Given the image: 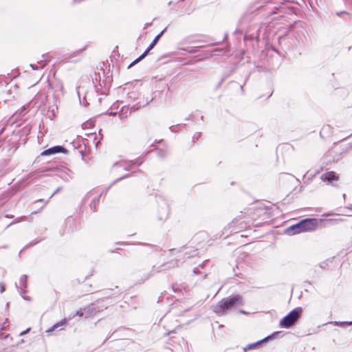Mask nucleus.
<instances>
[{"label": "nucleus", "mask_w": 352, "mask_h": 352, "mask_svg": "<svg viewBox=\"0 0 352 352\" xmlns=\"http://www.w3.org/2000/svg\"><path fill=\"white\" fill-rule=\"evenodd\" d=\"M255 10L258 12H263L265 17L272 16L273 19H281L286 15L295 14V8L293 6H288L282 3L280 0H257L256 2Z\"/></svg>", "instance_id": "1"}, {"label": "nucleus", "mask_w": 352, "mask_h": 352, "mask_svg": "<svg viewBox=\"0 0 352 352\" xmlns=\"http://www.w3.org/2000/svg\"><path fill=\"white\" fill-rule=\"evenodd\" d=\"M243 305V297L240 294H232L222 298L212 307V311L219 316H223L232 309Z\"/></svg>", "instance_id": "2"}, {"label": "nucleus", "mask_w": 352, "mask_h": 352, "mask_svg": "<svg viewBox=\"0 0 352 352\" xmlns=\"http://www.w3.org/2000/svg\"><path fill=\"white\" fill-rule=\"evenodd\" d=\"M302 311L303 310L301 307H297L293 309L280 319L279 327L280 328L289 329L301 316Z\"/></svg>", "instance_id": "3"}, {"label": "nucleus", "mask_w": 352, "mask_h": 352, "mask_svg": "<svg viewBox=\"0 0 352 352\" xmlns=\"http://www.w3.org/2000/svg\"><path fill=\"white\" fill-rule=\"evenodd\" d=\"M98 76L100 78L99 84L94 86L96 91L101 95H107L111 87L112 78L111 76L104 75L103 79H101L100 74H98Z\"/></svg>", "instance_id": "4"}, {"label": "nucleus", "mask_w": 352, "mask_h": 352, "mask_svg": "<svg viewBox=\"0 0 352 352\" xmlns=\"http://www.w3.org/2000/svg\"><path fill=\"white\" fill-rule=\"evenodd\" d=\"M322 221V219L309 217L300 220V224L302 225L303 232H306L315 230L318 226L319 221Z\"/></svg>", "instance_id": "5"}, {"label": "nucleus", "mask_w": 352, "mask_h": 352, "mask_svg": "<svg viewBox=\"0 0 352 352\" xmlns=\"http://www.w3.org/2000/svg\"><path fill=\"white\" fill-rule=\"evenodd\" d=\"M255 32L250 33V30H247L243 35V41L245 45H252L254 47V43H258L259 41L258 28L255 25L253 28Z\"/></svg>", "instance_id": "6"}, {"label": "nucleus", "mask_w": 352, "mask_h": 352, "mask_svg": "<svg viewBox=\"0 0 352 352\" xmlns=\"http://www.w3.org/2000/svg\"><path fill=\"white\" fill-rule=\"evenodd\" d=\"M176 263H177L176 261L167 263H164V264L157 267V268L155 267V266H153L152 267V270L148 273L144 274L141 280H139L138 281V283L141 284V283H144L145 280H148L151 276H153L155 272L157 273V272H160L163 270L169 269L172 266H173V264H176Z\"/></svg>", "instance_id": "7"}, {"label": "nucleus", "mask_w": 352, "mask_h": 352, "mask_svg": "<svg viewBox=\"0 0 352 352\" xmlns=\"http://www.w3.org/2000/svg\"><path fill=\"white\" fill-rule=\"evenodd\" d=\"M103 302V300H99L91 303L89 306L87 307V314L89 315H96V314L106 309L107 308V306L106 305H104Z\"/></svg>", "instance_id": "8"}, {"label": "nucleus", "mask_w": 352, "mask_h": 352, "mask_svg": "<svg viewBox=\"0 0 352 352\" xmlns=\"http://www.w3.org/2000/svg\"><path fill=\"white\" fill-rule=\"evenodd\" d=\"M68 153L67 149L63 145L53 146L49 148L44 150L41 155L42 156H50L57 153L67 154Z\"/></svg>", "instance_id": "9"}, {"label": "nucleus", "mask_w": 352, "mask_h": 352, "mask_svg": "<svg viewBox=\"0 0 352 352\" xmlns=\"http://www.w3.org/2000/svg\"><path fill=\"white\" fill-rule=\"evenodd\" d=\"M320 179L322 182L333 186V182H337L339 179L338 175L334 171H329L323 173L320 176Z\"/></svg>", "instance_id": "10"}, {"label": "nucleus", "mask_w": 352, "mask_h": 352, "mask_svg": "<svg viewBox=\"0 0 352 352\" xmlns=\"http://www.w3.org/2000/svg\"><path fill=\"white\" fill-rule=\"evenodd\" d=\"M284 232L285 234L289 236H293L304 232L302 228V225L300 224V222L299 221L296 223H294L289 226L288 228H285Z\"/></svg>", "instance_id": "11"}, {"label": "nucleus", "mask_w": 352, "mask_h": 352, "mask_svg": "<svg viewBox=\"0 0 352 352\" xmlns=\"http://www.w3.org/2000/svg\"><path fill=\"white\" fill-rule=\"evenodd\" d=\"M170 211L169 205L166 201H163L158 212V218L160 221H165L168 219Z\"/></svg>", "instance_id": "12"}, {"label": "nucleus", "mask_w": 352, "mask_h": 352, "mask_svg": "<svg viewBox=\"0 0 352 352\" xmlns=\"http://www.w3.org/2000/svg\"><path fill=\"white\" fill-rule=\"evenodd\" d=\"M56 102V96L53 94V104L51 105L48 96H45L44 99L42 100V104L48 108V111L51 112L53 116H55V111L58 109L57 105L55 104Z\"/></svg>", "instance_id": "13"}, {"label": "nucleus", "mask_w": 352, "mask_h": 352, "mask_svg": "<svg viewBox=\"0 0 352 352\" xmlns=\"http://www.w3.org/2000/svg\"><path fill=\"white\" fill-rule=\"evenodd\" d=\"M166 30L167 27L164 28L157 35L155 36L154 39L152 41V42L149 44V45L144 52V53H146V56L148 54L149 52L156 45L159 39L162 36V35L166 32Z\"/></svg>", "instance_id": "14"}, {"label": "nucleus", "mask_w": 352, "mask_h": 352, "mask_svg": "<svg viewBox=\"0 0 352 352\" xmlns=\"http://www.w3.org/2000/svg\"><path fill=\"white\" fill-rule=\"evenodd\" d=\"M151 151H147L144 156L139 157L135 160H124L125 164H131L133 165V166H140L144 162V158L146 156L150 153Z\"/></svg>", "instance_id": "15"}, {"label": "nucleus", "mask_w": 352, "mask_h": 352, "mask_svg": "<svg viewBox=\"0 0 352 352\" xmlns=\"http://www.w3.org/2000/svg\"><path fill=\"white\" fill-rule=\"evenodd\" d=\"M265 342H266V341H265V338H263V339L258 340L255 342L248 344L245 347H243V352H246L249 350L256 349L259 348L263 343H265Z\"/></svg>", "instance_id": "16"}, {"label": "nucleus", "mask_w": 352, "mask_h": 352, "mask_svg": "<svg viewBox=\"0 0 352 352\" xmlns=\"http://www.w3.org/2000/svg\"><path fill=\"white\" fill-rule=\"evenodd\" d=\"M124 292V289H120L118 286H116L115 288L107 289L104 290V294L107 297H110L111 296L117 295L122 294Z\"/></svg>", "instance_id": "17"}, {"label": "nucleus", "mask_w": 352, "mask_h": 352, "mask_svg": "<svg viewBox=\"0 0 352 352\" xmlns=\"http://www.w3.org/2000/svg\"><path fill=\"white\" fill-rule=\"evenodd\" d=\"M85 47L71 54L66 59L69 62H76L80 59V54L85 50Z\"/></svg>", "instance_id": "18"}, {"label": "nucleus", "mask_w": 352, "mask_h": 352, "mask_svg": "<svg viewBox=\"0 0 352 352\" xmlns=\"http://www.w3.org/2000/svg\"><path fill=\"white\" fill-rule=\"evenodd\" d=\"M153 100V98L148 100V98L142 104L141 101L138 102L131 107V111H135L140 109L142 107H146Z\"/></svg>", "instance_id": "19"}, {"label": "nucleus", "mask_w": 352, "mask_h": 352, "mask_svg": "<svg viewBox=\"0 0 352 352\" xmlns=\"http://www.w3.org/2000/svg\"><path fill=\"white\" fill-rule=\"evenodd\" d=\"M67 324V319H65V318L62 319L61 320H60V321L57 322L56 323H55L54 324H53L50 328H49L46 331V333H52L54 331H55L56 329H57L58 328L63 327V326H65Z\"/></svg>", "instance_id": "20"}, {"label": "nucleus", "mask_w": 352, "mask_h": 352, "mask_svg": "<svg viewBox=\"0 0 352 352\" xmlns=\"http://www.w3.org/2000/svg\"><path fill=\"white\" fill-rule=\"evenodd\" d=\"M130 175H131L130 174H126V175H123V176H122V177H119V178H118V179H115V180H114V181H113V182H112V183H111V184L108 187H107L105 189H104V190H102V192L99 195H100V196H101V195H102V194H104V193H105V194H106V193L107 192V191L109 190V188H110L113 185H114V184H116V183H118V182H120V181L123 180L124 179L128 178Z\"/></svg>", "instance_id": "21"}, {"label": "nucleus", "mask_w": 352, "mask_h": 352, "mask_svg": "<svg viewBox=\"0 0 352 352\" xmlns=\"http://www.w3.org/2000/svg\"><path fill=\"white\" fill-rule=\"evenodd\" d=\"M153 151L155 152L157 156L162 160L166 158L168 155V152L164 148L155 147Z\"/></svg>", "instance_id": "22"}, {"label": "nucleus", "mask_w": 352, "mask_h": 352, "mask_svg": "<svg viewBox=\"0 0 352 352\" xmlns=\"http://www.w3.org/2000/svg\"><path fill=\"white\" fill-rule=\"evenodd\" d=\"M11 197V194L8 191H4L0 194V206L6 203Z\"/></svg>", "instance_id": "23"}, {"label": "nucleus", "mask_w": 352, "mask_h": 352, "mask_svg": "<svg viewBox=\"0 0 352 352\" xmlns=\"http://www.w3.org/2000/svg\"><path fill=\"white\" fill-rule=\"evenodd\" d=\"M114 166H120L122 167L124 170L129 171L133 167L131 164H125L124 160L116 162L113 165Z\"/></svg>", "instance_id": "24"}, {"label": "nucleus", "mask_w": 352, "mask_h": 352, "mask_svg": "<svg viewBox=\"0 0 352 352\" xmlns=\"http://www.w3.org/2000/svg\"><path fill=\"white\" fill-rule=\"evenodd\" d=\"M100 199V195H98V197H96L95 198H94L93 200L91 201V202L90 203L89 207H90V209L93 212L97 211V206L99 203Z\"/></svg>", "instance_id": "25"}, {"label": "nucleus", "mask_w": 352, "mask_h": 352, "mask_svg": "<svg viewBox=\"0 0 352 352\" xmlns=\"http://www.w3.org/2000/svg\"><path fill=\"white\" fill-rule=\"evenodd\" d=\"M28 109H29V104H25V105H23L19 109H18L16 113H15V115L17 116V117H22L23 116L25 113L28 111Z\"/></svg>", "instance_id": "26"}, {"label": "nucleus", "mask_w": 352, "mask_h": 352, "mask_svg": "<svg viewBox=\"0 0 352 352\" xmlns=\"http://www.w3.org/2000/svg\"><path fill=\"white\" fill-rule=\"evenodd\" d=\"M327 324H332L336 326H338L340 327H344L346 326H349V321H330L323 324L322 325H326Z\"/></svg>", "instance_id": "27"}, {"label": "nucleus", "mask_w": 352, "mask_h": 352, "mask_svg": "<svg viewBox=\"0 0 352 352\" xmlns=\"http://www.w3.org/2000/svg\"><path fill=\"white\" fill-rule=\"evenodd\" d=\"M87 307L85 308V309H79L78 310H76L75 312L74 313H71L70 314V318H74L76 316H79V317H82L83 315H84V313L86 312L87 313ZM87 315H89L88 314H87Z\"/></svg>", "instance_id": "28"}, {"label": "nucleus", "mask_w": 352, "mask_h": 352, "mask_svg": "<svg viewBox=\"0 0 352 352\" xmlns=\"http://www.w3.org/2000/svg\"><path fill=\"white\" fill-rule=\"evenodd\" d=\"M19 283L22 289L25 290L28 287V276L26 274H23L21 276Z\"/></svg>", "instance_id": "29"}, {"label": "nucleus", "mask_w": 352, "mask_h": 352, "mask_svg": "<svg viewBox=\"0 0 352 352\" xmlns=\"http://www.w3.org/2000/svg\"><path fill=\"white\" fill-rule=\"evenodd\" d=\"M146 56V53H142L140 56H138L136 59H135L133 62H131L127 67L128 69L131 68L133 66L138 64L139 62L142 60Z\"/></svg>", "instance_id": "30"}, {"label": "nucleus", "mask_w": 352, "mask_h": 352, "mask_svg": "<svg viewBox=\"0 0 352 352\" xmlns=\"http://www.w3.org/2000/svg\"><path fill=\"white\" fill-rule=\"evenodd\" d=\"M237 220L234 219L228 225V229L230 230V232H238L239 230L236 228L235 224Z\"/></svg>", "instance_id": "31"}, {"label": "nucleus", "mask_w": 352, "mask_h": 352, "mask_svg": "<svg viewBox=\"0 0 352 352\" xmlns=\"http://www.w3.org/2000/svg\"><path fill=\"white\" fill-rule=\"evenodd\" d=\"M282 333V331H274L272 333H271L270 335L267 336V337L264 338L266 342L269 340H273V339H275L278 337V336H279L280 334Z\"/></svg>", "instance_id": "32"}, {"label": "nucleus", "mask_w": 352, "mask_h": 352, "mask_svg": "<svg viewBox=\"0 0 352 352\" xmlns=\"http://www.w3.org/2000/svg\"><path fill=\"white\" fill-rule=\"evenodd\" d=\"M45 64L46 63L43 61H38L37 64H30V67H32L33 70H38L39 68H43Z\"/></svg>", "instance_id": "33"}, {"label": "nucleus", "mask_w": 352, "mask_h": 352, "mask_svg": "<svg viewBox=\"0 0 352 352\" xmlns=\"http://www.w3.org/2000/svg\"><path fill=\"white\" fill-rule=\"evenodd\" d=\"M16 287L18 290V292L20 293L21 297L25 300H27V301H30L31 300V298L30 296H23V294H25L26 293V291L25 290H23L22 289L21 287H19V286L17 285V284L16 283Z\"/></svg>", "instance_id": "34"}, {"label": "nucleus", "mask_w": 352, "mask_h": 352, "mask_svg": "<svg viewBox=\"0 0 352 352\" xmlns=\"http://www.w3.org/2000/svg\"><path fill=\"white\" fill-rule=\"evenodd\" d=\"M233 72H234V69H232L230 73L224 74L223 76L221 78V79L220 80L219 83L217 85L215 89H218L221 86V85L223 83V82L225 81L226 78H228Z\"/></svg>", "instance_id": "35"}, {"label": "nucleus", "mask_w": 352, "mask_h": 352, "mask_svg": "<svg viewBox=\"0 0 352 352\" xmlns=\"http://www.w3.org/2000/svg\"><path fill=\"white\" fill-rule=\"evenodd\" d=\"M332 259H327L324 261H322L321 263H320L318 266L321 268L322 270H325L328 266H329V263H331L332 262Z\"/></svg>", "instance_id": "36"}, {"label": "nucleus", "mask_w": 352, "mask_h": 352, "mask_svg": "<svg viewBox=\"0 0 352 352\" xmlns=\"http://www.w3.org/2000/svg\"><path fill=\"white\" fill-rule=\"evenodd\" d=\"M139 93L135 91H132L128 93V98L132 100L138 99Z\"/></svg>", "instance_id": "37"}, {"label": "nucleus", "mask_w": 352, "mask_h": 352, "mask_svg": "<svg viewBox=\"0 0 352 352\" xmlns=\"http://www.w3.org/2000/svg\"><path fill=\"white\" fill-rule=\"evenodd\" d=\"M336 14L340 16V17H342L344 15H346L348 16V19H351V14L350 13H349L348 12L346 11H340V12H336Z\"/></svg>", "instance_id": "38"}, {"label": "nucleus", "mask_w": 352, "mask_h": 352, "mask_svg": "<svg viewBox=\"0 0 352 352\" xmlns=\"http://www.w3.org/2000/svg\"><path fill=\"white\" fill-rule=\"evenodd\" d=\"M41 241H30L29 243H28L24 248L23 250H21L20 252H21L23 250L25 249H27L28 248H30V247H32L34 245H35L36 244H37L38 243H39Z\"/></svg>", "instance_id": "39"}, {"label": "nucleus", "mask_w": 352, "mask_h": 352, "mask_svg": "<svg viewBox=\"0 0 352 352\" xmlns=\"http://www.w3.org/2000/svg\"><path fill=\"white\" fill-rule=\"evenodd\" d=\"M135 244L139 245L147 246V247H149L152 250L156 249V248H157L156 245H151V244L147 243H143V242H138Z\"/></svg>", "instance_id": "40"}, {"label": "nucleus", "mask_w": 352, "mask_h": 352, "mask_svg": "<svg viewBox=\"0 0 352 352\" xmlns=\"http://www.w3.org/2000/svg\"><path fill=\"white\" fill-rule=\"evenodd\" d=\"M287 34H285L283 36H278V43L280 45H282L283 43L287 39Z\"/></svg>", "instance_id": "41"}, {"label": "nucleus", "mask_w": 352, "mask_h": 352, "mask_svg": "<svg viewBox=\"0 0 352 352\" xmlns=\"http://www.w3.org/2000/svg\"><path fill=\"white\" fill-rule=\"evenodd\" d=\"M201 132H196L192 138V142H195L197 140H198L199 139V138L201 137Z\"/></svg>", "instance_id": "42"}, {"label": "nucleus", "mask_w": 352, "mask_h": 352, "mask_svg": "<svg viewBox=\"0 0 352 352\" xmlns=\"http://www.w3.org/2000/svg\"><path fill=\"white\" fill-rule=\"evenodd\" d=\"M203 46L200 45V46H195V47H192L191 50L190 51V52L192 53H197L198 52H199L200 49Z\"/></svg>", "instance_id": "43"}, {"label": "nucleus", "mask_w": 352, "mask_h": 352, "mask_svg": "<svg viewBox=\"0 0 352 352\" xmlns=\"http://www.w3.org/2000/svg\"><path fill=\"white\" fill-rule=\"evenodd\" d=\"M227 36H228V34H226L225 36H224V38L222 39V41L212 43L210 44V45H219L220 43H221L222 42H223L226 39Z\"/></svg>", "instance_id": "44"}, {"label": "nucleus", "mask_w": 352, "mask_h": 352, "mask_svg": "<svg viewBox=\"0 0 352 352\" xmlns=\"http://www.w3.org/2000/svg\"><path fill=\"white\" fill-rule=\"evenodd\" d=\"M250 76V73H249L248 75L247 76V77L245 78V82H244L243 85H240V89H241L242 93H243V91H244L243 86L245 85V83H246L247 80H248Z\"/></svg>", "instance_id": "45"}, {"label": "nucleus", "mask_w": 352, "mask_h": 352, "mask_svg": "<svg viewBox=\"0 0 352 352\" xmlns=\"http://www.w3.org/2000/svg\"><path fill=\"white\" fill-rule=\"evenodd\" d=\"M31 330V328L30 327H28V329H26L25 330L21 331L20 333H19V336H23L24 335H25L26 333H29Z\"/></svg>", "instance_id": "46"}, {"label": "nucleus", "mask_w": 352, "mask_h": 352, "mask_svg": "<svg viewBox=\"0 0 352 352\" xmlns=\"http://www.w3.org/2000/svg\"><path fill=\"white\" fill-rule=\"evenodd\" d=\"M192 272L194 274H201V270L199 269V267H196L193 269Z\"/></svg>", "instance_id": "47"}, {"label": "nucleus", "mask_w": 352, "mask_h": 352, "mask_svg": "<svg viewBox=\"0 0 352 352\" xmlns=\"http://www.w3.org/2000/svg\"><path fill=\"white\" fill-rule=\"evenodd\" d=\"M234 276H236V277H239V278H240L241 279H244L245 278V276H244L243 274H242L241 272L235 273L234 274Z\"/></svg>", "instance_id": "48"}, {"label": "nucleus", "mask_w": 352, "mask_h": 352, "mask_svg": "<svg viewBox=\"0 0 352 352\" xmlns=\"http://www.w3.org/2000/svg\"><path fill=\"white\" fill-rule=\"evenodd\" d=\"M104 114L111 116H115L117 114V112L107 111Z\"/></svg>", "instance_id": "49"}, {"label": "nucleus", "mask_w": 352, "mask_h": 352, "mask_svg": "<svg viewBox=\"0 0 352 352\" xmlns=\"http://www.w3.org/2000/svg\"><path fill=\"white\" fill-rule=\"evenodd\" d=\"M5 290H6V285L3 283H0V292L3 293L5 292Z\"/></svg>", "instance_id": "50"}, {"label": "nucleus", "mask_w": 352, "mask_h": 352, "mask_svg": "<svg viewBox=\"0 0 352 352\" xmlns=\"http://www.w3.org/2000/svg\"><path fill=\"white\" fill-rule=\"evenodd\" d=\"M172 289H173L174 292H181V289L179 287H176L175 285H172Z\"/></svg>", "instance_id": "51"}, {"label": "nucleus", "mask_w": 352, "mask_h": 352, "mask_svg": "<svg viewBox=\"0 0 352 352\" xmlns=\"http://www.w3.org/2000/svg\"><path fill=\"white\" fill-rule=\"evenodd\" d=\"M61 187H58L52 195L51 196L49 197V199H50L54 195H56V193H58L60 190H61Z\"/></svg>", "instance_id": "52"}, {"label": "nucleus", "mask_w": 352, "mask_h": 352, "mask_svg": "<svg viewBox=\"0 0 352 352\" xmlns=\"http://www.w3.org/2000/svg\"><path fill=\"white\" fill-rule=\"evenodd\" d=\"M60 177H61L63 179H65V180L68 179V177H70V178L72 177L69 175V173H65V175H61Z\"/></svg>", "instance_id": "53"}, {"label": "nucleus", "mask_w": 352, "mask_h": 352, "mask_svg": "<svg viewBox=\"0 0 352 352\" xmlns=\"http://www.w3.org/2000/svg\"><path fill=\"white\" fill-rule=\"evenodd\" d=\"M208 260L204 261L201 264H199L197 267H199V269H203L206 263H208Z\"/></svg>", "instance_id": "54"}, {"label": "nucleus", "mask_w": 352, "mask_h": 352, "mask_svg": "<svg viewBox=\"0 0 352 352\" xmlns=\"http://www.w3.org/2000/svg\"><path fill=\"white\" fill-rule=\"evenodd\" d=\"M87 277L88 276H86L84 278H82V280L78 278L76 279V281L78 282V283H83L87 278Z\"/></svg>", "instance_id": "55"}, {"label": "nucleus", "mask_w": 352, "mask_h": 352, "mask_svg": "<svg viewBox=\"0 0 352 352\" xmlns=\"http://www.w3.org/2000/svg\"><path fill=\"white\" fill-rule=\"evenodd\" d=\"M345 5H351L352 0H342Z\"/></svg>", "instance_id": "56"}, {"label": "nucleus", "mask_w": 352, "mask_h": 352, "mask_svg": "<svg viewBox=\"0 0 352 352\" xmlns=\"http://www.w3.org/2000/svg\"><path fill=\"white\" fill-rule=\"evenodd\" d=\"M117 245H129V243L128 242H117L116 243Z\"/></svg>", "instance_id": "57"}, {"label": "nucleus", "mask_w": 352, "mask_h": 352, "mask_svg": "<svg viewBox=\"0 0 352 352\" xmlns=\"http://www.w3.org/2000/svg\"><path fill=\"white\" fill-rule=\"evenodd\" d=\"M49 201V199L47 200H45L43 199H39L36 202H44L45 204H47Z\"/></svg>", "instance_id": "58"}, {"label": "nucleus", "mask_w": 352, "mask_h": 352, "mask_svg": "<svg viewBox=\"0 0 352 352\" xmlns=\"http://www.w3.org/2000/svg\"><path fill=\"white\" fill-rule=\"evenodd\" d=\"M178 125H179V124H177L176 126H170L169 127L170 131L171 132H174V133H175V126H178Z\"/></svg>", "instance_id": "59"}, {"label": "nucleus", "mask_w": 352, "mask_h": 352, "mask_svg": "<svg viewBox=\"0 0 352 352\" xmlns=\"http://www.w3.org/2000/svg\"><path fill=\"white\" fill-rule=\"evenodd\" d=\"M239 312L240 314H244V315H247V314H248V313L246 311L243 310V309H239Z\"/></svg>", "instance_id": "60"}, {"label": "nucleus", "mask_w": 352, "mask_h": 352, "mask_svg": "<svg viewBox=\"0 0 352 352\" xmlns=\"http://www.w3.org/2000/svg\"><path fill=\"white\" fill-rule=\"evenodd\" d=\"M151 24H152L151 23H145L144 29H146L148 27L151 25Z\"/></svg>", "instance_id": "61"}, {"label": "nucleus", "mask_w": 352, "mask_h": 352, "mask_svg": "<svg viewBox=\"0 0 352 352\" xmlns=\"http://www.w3.org/2000/svg\"><path fill=\"white\" fill-rule=\"evenodd\" d=\"M303 284L305 285H311V281L309 280H305L304 281Z\"/></svg>", "instance_id": "62"}, {"label": "nucleus", "mask_w": 352, "mask_h": 352, "mask_svg": "<svg viewBox=\"0 0 352 352\" xmlns=\"http://www.w3.org/2000/svg\"><path fill=\"white\" fill-rule=\"evenodd\" d=\"M192 117V114H190L187 118H186L185 120H190L191 118Z\"/></svg>", "instance_id": "63"}, {"label": "nucleus", "mask_w": 352, "mask_h": 352, "mask_svg": "<svg viewBox=\"0 0 352 352\" xmlns=\"http://www.w3.org/2000/svg\"><path fill=\"white\" fill-rule=\"evenodd\" d=\"M346 208L352 210V204H350L349 206H346Z\"/></svg>", "instance_id": "64"}]
</instances>
